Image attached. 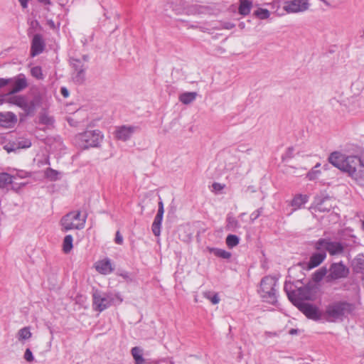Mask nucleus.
Instances as JSON below:
<instances>
[{
    "label": "nucleus",
    "mask_w": 364,
    "mask_h": 364,
    "mask_svg": "<svg viewBox=\"0 0 364 364\" xmlns=\"http://www.w3.org/2000/svg\"><path fill=\"white\" fill-rule=\"evenodd\" d=\"M328 161L333 166L348 175L360 186H364V161L359 156H346L334 151L328 156Z\"/></svg>",
    "instance_id": "obj_1"
},
{
    "label": "nucleus",
    "mask_w": 364,
    "mask_h": 364,
    "mask_svg": "<svg viewBox=\"0 0 364 364\" xmlns=\"http://www.w3.org/2000/svg\"><path fill=\"white\" fill-rule=\"evenodd\" d=\"M355 310L353 304L347 301H335L328 304L323 311L324 318L331 323L343 321Z\"/></svg>",
    "instance_id": "obj_2"
},
{
    "label": "nucleus",
    "mask_w": 364,
    "mask_h": 364,
    "mask_svg": "<svg viewBox=\"0 0 364 364\" xmlns=\"http://www.w3.org/2000/svg\"><path fill=\"white\" fill-rule=\"evenodd\" d=\"M41 97L36 95L32 99H28L26 95L9 96L5 101L9 104L16 105L21 108L26 116H33L37 107L41 105Z\"/></svg>",
    "instance_id": "obj_3"
},
{
    "label": "nucleus",
    "mask_w": 364,
    "mask_h": 364,
    "mask_svg": "<svg viewBox=\"0 0 364 364\" xmlns=\"http://www.w3.org/2000/svg\"><path fill=\"white\" fill-rule=\"evenodd\" d=\"M291 284H284V291L288 299L295 306H299V303H306L305 301H313L315 298L314 289L310 286H303L296 289H291Z\"/></svg>",
    "instance_id": "obj_4"
},
{
    "label": "nucleus",
    "mask_w": 364,
    "mask_h": 364,
    "mask_svg": "<svg viewBox=\"0 0 364 364\" xmlns=\"http://www.w3.org/2000/svg\"><path fill=\"white\" fill-rule=\"evenodd\" d=\"M87 215L81 217V212L70 211L60 220L62 232H66L72 230H82L85 228Z\"/></svg>",
    "instance_id": "obj_5"
},
{
    "label": "nucleus",
    "mask_w": 364,
    "mask_h": 364,
    "mask_svg": "<svg viewBox=\"0 0 364 364\" xmlns=\"http://www.w3.org/2000/svg\"><path fill=\"white\" fill-rule=\"evenodd\" d=\"M277 281L272 277H264L260 282L259 292L261 297L271 304L277 301Z\"/></svg>",
    "instance_id": "obj_6"
},
{
    "label": "nucleus",
    "mask_w": 364,
    "mask_h": 364,
    "mask_svg": "<svg viewBox=\"0 0 364 364\" xmlns=\"http://www.w3.org/2000/svg\"><path fill=\"white\" fill-rule=\"evenodd\" d=\"M348 247L346 242L332 241L331 239H319L315 244V249L318 251H327L330 255H342Z\"/></svg>",
    "instance_id": "obj_7"
},
{
    "label": "nucleus",
    "mask_w": 364,
    "mask_h": 364,
    "mask_svg": "<svg viewBox=\"0 0 364 364\" xmlns=\"http://www.w3.org/2000/svg\"><path fill=\"white\" fill-rule=\"evenodd\" d=\"M92 308L95 311L102 312L114 303V298L112 293L104 292L98 289L92 292Z\"/></svg>",
    "instance_id": "obj_8"
},
{
    "label": "nucleus",
    "mask_w": 364,
    "mask_h": 364,
    "mask_svg": "<svg viewBox=\"0 0 364 364\" xmlns=\"http://www.w3.org/2000/svg\"><path fill=\"white\" fill-rule=\"evenodd\" d=\"M80 142V146L87 149L90 147H97L103 139V135L100 130H87L77 136Z\"/></svg>",
    "instance_id": "obj_9"
},
{
    "label": "nucleus",
    "mask_w": 364,
    "mask_h": 364,
    "mask_svg": "<svg viewBox=\"0 0 364 364\" xmlns=\"http://www.w3.org/2000/svg\"><path fill=\"white\" fill-rule=\"evenodd\" d=\"M328 271V274L326 275L327 282L345 279L350 274L349 268L343 262H333Z\"/></svg>",
    "instance_id": "obj_10"
},
{
    "label": "nucleus",
    "mask_w": 364,
    "mask_h": 364,
    "mask_svg": "<svg viewBox=\"0 0 364 364\" xmlns=\"http://www.w3.org/2000/svg\"><path fill=\"white\" fill-rule=\"evenodd\" d=\"M70 64L74 69L73 80L77 84H82L85 80V70L87 66L81 59L71 58Z\"/></svg>",
    "instance_id": "obj_11"
},
{
    "label": "nucleus",
    "mask_w": 364,
    "mask_h": 364,
    "mask_svg": "<svg viewBox=\"0 0 364 364\" xmlns=\"http://www.w3.org/2000/svg\"><path fill=\"white\" fill-rule=\"evenodd\" d=\"M308 318L318 321L321 318L322 314L318 308L309 303H299L296 306Z\"/></svg>",
    "instance_id": "obj_12"
},
{
    "label": "nucleus",
    "mask_w": 364,
    "mask_h": 364,
    "mask_svg": "<svg viewBox=\"0 0 364 364\" xmlns=\"http://www.w3.org/2000/svg\"><path fill=\"white\" fill-rule=\"evenodd\" d=\"M309 7V0H291L284 2L283 9L287 13H299L306 11Z\"/></svg>",
    "instance_id": "obj_13"
},
{
    "label": "nucleus",
    "mask_w": 364,
    "mask_h": 364,
    "mask_svg": "<svg viewBox=\"0 0 364 364\" xmlns=\"http://www.w3.org/2000/svg\"><path fill=\"white\" fill-rule=\"evenodd\" d=\"M10 79V84L11 85L12 88L8 94L6 95L5 98H7L9 96H14V94L22 91L28 86L26 77L23 74H19Z\"/></svg>",
    "instance_id": "obj_14"
},
{
    "label": "nucleus",
    "mask_w": 364,
    "mask_h": 364,
    "mask_svg": "<svg viewBox=\"0 0 364 364\" xmlns=\"http://www.w3.org/2000/svg\"><path fill=\"white\" fill-rule=\"evenodd\" d=\"M138 130L136 126L122 125L116 128L114 135L118 140L126 141Z\"/></svg>",
    "instance_id": "obj_15"
},
{
    "label": "nucleus",
    "mask_w": 364,
    "mask_h": 364,
    "mask_svg": "<svg viewBox=\"0 0 364 364\" xmlns=\"http://www.w3.org/2000/svg\"><path fill=\"white\" fill-rule=\"evenodd\" d=\"M45 47L46 43L42 35L35 34L31 41V56L35 57L40 55L44 50Z\"/></svg>",
    "instance_id": "obj_16"
},
{
    "label": "nucleus",
    "mask_w": 364,
    "mask_h": 364,
    "mask_svg": "<svg viewBox=\"0 0 364 364\" xmlns=\"http://www.w3.org/2000/svg\"><path fill=\"white\" fill-rule=\"evenodd\" d=\"M17 122L16 115L11 112H0V126L4 128H11Z\"/></svg>",
    "instance_id": "obj_17"
},
{
    "label": "nucleus",
    "mask_w": 364,
    "mask_h": 364,
    "mask_svg": "<svg viewBox=\"0 0 364 364\" xmlns=\"http://www.w3.org/2000/svg\"><path fill=\"white\" fill-rule=\"evenodd\" d=\"M326 257V253L323 250L313 253L310 257L308 266L310 269L318 267Z\"/></svg>",
    "instance_id": "obj_18"
},
{
    "label": "nucleus",
    "mask_w": 364,
    "mask_h": 364,
    "mask_svg": "<svg viewBox=\"0 0 364 364\" xmlns=\"http://www.w3.org/2000/svg\"><path fill=\"white\" fill-rule=\"evenodd\" d=\"M328 201H329L328 197L316 199L315 200V206L314 208L315 211L323 212V213L329 212L332 208V205L330 204H328Z\"/></svg>",
    "instance_id": "obj_19"
},
{
    "label": "nucleus",
    "mask_w": 364,
    "mask_h": 364,
    "mask_svg": "<svg viewBox=\"0 0 364 364\" xmlns=\"http://www.w3.org/2000/svg\"><path fill=\"white\" fill-rule=\"evenodd\" d=\"M96 269L101 274H108L113 272L110 259H105L97 262L96 265Z\"/></svg>",
    "instance_id": "obj_20"
},
{
    "label": "nucleus",
    "mask_w": 364,
    "mask_h": 364,
    "mask_svg": "<svg viewBox=\"0 0 364 364\" xmlns=\"http://www.w3.org/2000/svg\"><path fill=\"white\" fill-rule=\"evenodd\" d=\"M252 1L251 0H240L238 13L242 16H247L252 8Z\"/></svg>",
    "instance_id": "obj_21"
},
{
    "label": "nucleus",
    "mask_w": 364,
    "mask_h": 364,
    "mask_svg": "<svg viewBox=\"0 0 364 364\" xmlns=\"http://www.w3.org/2000/svg\"><path fill=\"white\" fill-rule=\"evenodd\" d=\"M353 269L357 273H364V254H358L353 262Z\"/></svg>",
    "instance_id": "obj_22"
},
{
    "label": "nucleus",
    "mask_w": 364,
    "mask_h": 364,
    "mask_svg": "<svg viewBox=\"0 0 364 364\" xmlns=\"http://www.w3.org/2000/svg\"><path fill=\"white\" fill-rule=\"evenodd\" d=\"M14 176L6 172L0 173V189L7 188L13 183Z\"/></svg>",
    "instance_id": "obj_23"
},
{
    "label": "nucleus",
    "mask_w": 364,
    "mask_h": 364,
    "mask_svg": "<svg viewBox=\"0 0 364 364\" xmlns=\"http://www.w3.org/2000/svg\"><path fill=\"white\" fill-rule=\"evenodd\" d=\"M240 227L238 220L232 215H228L226 218L225 229L229 231H235Z\"/></svg>",
    "instance_id": "obj_24"
},
{
    "label": "nucleus",
    "mask_w": 364,
    "mask_h": 364,
    "mask_svg": "<svg viewBox=\"0 0 364 364\" xmlns=\"http://www.w3.org/2000/svg\"><path fill=\"white\" fill-rule=\"evenodd\" d=\"M196 92H186L180 95L179 100L184 105H188L196 100Z\"/></svg>",
    "instance_id": "obj_25"
},
{
    "label": "nucleus",
    "mask_w": 364,
    "mask_h": 364,
    "mask_svg": "<svg viewBox=\"0 0 364 364\" xmlns=\"http://www.w3.org/2000/svg\"><path fill=\"white\" fill-rule=\"evenodd\" d=\"M164 215H157L155 216L151 225V230L155 236H159L161 233V225Z\"/></svg>",
    "instance_id": "obj_26"
},
{
    "label": "nucleus",
    "mask_w": 364,
    "mask_h": 364,
    "mask_svg": "<svg viewBox=\"0 0 364 364\" xmlns=\"http://www.w3.org/2000/svg\"><path fill=\"white\" fill-rule=\"evenodd\" d=\"M308 201V196L306 195L299 194L296 195L291 201V206L294 208V210L299 209L302 205L305 204Z\"/></svg>",
    "instance_id": "obj_27"
},
{
    "label": "nucleus",
    "mask_w": 364,
    "mask_h": 364,
    "mask_svg": "<svg viewBox=\"0 0 364 364\" xmlns=\"http://www.w3.org/2000/svg\"><path fill=\"white\" fill-rule=\"evenodd\" d=\"M13 148H9L7 146L5 147L8 152L15 151L16 149H26L29 148L31 146V142L28 139H21L18 140L17 144L14 145Z\"/></svg>",
    "instance_id": "obj_28"
},
{
    "label": "nucleus",
    "mask_w": 364,
    "mask_h": 364,
    "mask_svg": "<svg viewBox=\"0 0 364 364\" xmlns=\"http://www.w3.org/2000/svg\"><path fill=\"white\" fill-rule=\"evenodd\" d=\"M73 238L71 235H67L63 242V250L65 253H69L73 247Z\"/></svg>",
    "instance_id": "obj_29"
},
{
    "label": "nucleus",
    "mask_w": 364,
    "mask_h": 364,
    "mask_svg": "<svg viewBox=\"0 0 364 364\" xmlns=\"http://www.w3.org/2000/svg\"><path fill=\"white\" fill-rule=\"evenodd\" d=\"M328 274V269L326 267H323L316 271L313 274V279L316 282L321 281L324 277Z\"/></svg>",
    "instance_id": "obj_30"
},
{
    "label": "nucleus",
    "mask_w": 364,
    "mask_h": 364,
    "mask_svg": "<svg viewBox=\"0 0 364 364\" xmlns=\"http://www.w3.org/2000/svg\"><path fill=\"white\" fill-rule=\"evenodd\" d=\"M210 252L215 256L223 259H230L231 257V253L223 249L212 248Z\"/></svg>",
    "instance_id": "obj_31"
},
{
    "label": "nucleus",
    "mask_w": 364,
    "mask_h": 364,
    "mask_svg": "<svg viewBox=\"0 0 364 364\" xmlns=\"http://www.w3.org/2000/svg\"><path fill=\"white\" fill-rule=\"evenodd\" d=\"M225 242L229 248H233L239 244L240 238L235 235H228Z\"/></svg>",
    "instance_id": "obj_32"
},
{
    "label": "nucleus",
    "mask_w": 364,
    "mask_h": 364,
    "mask_svg": "<svg viewBox=\"0 0 364 364\" xmlns=\"http://www.w3.org/2000/svg\"><path fill=\"white\" fill-rule=\"evenodd\" d=\"M131 351L136 364H141L144 361V358L141 355V350L139 347H134L132 348Z\"/></svg>",
    "instance_id": "obj_33"
},
{
    "label": "nucleus",
    "mask_w": 364,
    "mask_h": 364,
    "mask_svg": "<svg viewBox=\"0 0 364 364\" xmlns=\"http://www.w3.org/2000/svg\"><path fill=\"white\" fill-rule=\"evenodd\" d=\"M320 166L321 164L319 163L316 164V166H314V168L308 172L306 177L309 178V180L313 181L318 177V176L321 174V171L317 168Z\"/></svg>",
    "instance_id": "obj_34"
},
{
    "label": "nucleus",
    "mask_w": 364,
    "mask_h": 364,
    "mask_svg": "<svg viewBox=\"0 0 364 364\" xmlns=\"http://www.w3.org/2000/svg\"><path fill=\"white\" fill-rule=\"evenodd\" d=\"M254 15L259 19H267L270 16V12L267 9H258L254 12Z\"/></svg>",
    "instance_id": "obj_35"
},
{
    "label": "nucleus",
    "mask_w": 364,
    "mask_h": 364,
    "mask_svg": "<svg viewBox=\"0 0 364 364\" xmlns=\"http://www.w3.org/2000/svg\"><path fill=\"white\" fill-rule=\"evenodd\" d=\"M31 333L29 330V328L24 327L18 331V338L19 341L26 340L31 337Z\"/></svg>",
    "instance_id": "obj_36"
},
{
    "label": "nucleus",
    "mask_w": 364,
    "mask_h": 364,
    "mask_svg": "<svg viewBox=\"0 0 364 364\" xmlns=\"http://www.w3.org/2000/svg\"><path fill=\"white\" fill-rule=\"evenodd\" d=\"M45 175L50 181H56L58 178L59 172L51 168H48L45 171Z\"/></svg>",
    "instance_id": "obj_37"
},
{
    "label": "nucleus",
    "mask_w": 364,
    "mask_h": 364,
    "mask_svg": "<svg viewBox=\"0 0 364 364\" xmlns=\"http://www.w3.org/2000/svg\"><path fill=\"white\" fill-rule=\"evenodd\" d=\"M40 123L46 125H51L54 122V119L52 117L46 114H42L39 118Z\"/></svg>",
    "instance_id": "obj_38"
},
{
    "label": "nucleus",
    "mask_w": 364,
    "mask_h": 364,
    "mask_svg": "<svg viewBox=\"0 0 364 364\" xmlns=\"http://www.w3.org/2000/svg\"><path fill=\"white\" fill-rule=\"evenodd\" d=\"M31 75L37 79H43V73L41 67L36 66L31 68Z\"/></svg>",
    "instance_id": "obj_39"
},
{
    "label": "nucleus",
    "mask_w": 364,
    "mask_h": 364,
    "mask_svg": "<svg viewBox=\"0 0 364 364\" xmlns=\"http://www.w3.org/2000/svg\"><path fill=\"white\" fill-rule=\"evenodd\" d=\"M205 296L213 304H217L220 301V299L217 294H214L213 295H211L210 292H205Z\"/></svg>",
    "instance_id": "obj_40"
},
{
    "label": "nucleus",
    "mask_w": 364,
    "mask_h": 364,
    "mask_svg": "<svg viewBox=\"0 0 364 364\" xmlns=\"http://www.w3.org/2000/svg\"><path fill=\"white\" fill-rule=\"evenodd\" d=\"M262 211L263 208H259L255 211L252 212L250 216L251 222L253 223L256 219H257L261 215Z\"/></svg>",
    "instance_id": "obj_41"
},
{
    "label": "nucleus",
    "mask_w": 364,
    "mask_h": 364,
    "mask_svg": "<svg viewBox=\"0 0 364 364\" xmlns=\"http://www.w3.org/2000/svg\"><path fill=\"white\" fill-rule=\"evenodd\" d=\"M23 358L27 362L31 363V362L33 361L34 357H33V353H32L31 350H30V348L26 349Z\"/></svg>",
    "instance_id": "obj_42"
},
{
    "label": "nucleus",
    "mask_w": 364,
    "mask_h": 364,
    "mask_svg": "<svg viewBox=\"0 0 364 364\" xmlns=\"http://www.w3.org/2000/svg\"><path fill=\"white\" fill-rule=\"evenodd\" d=\"M237 150L240 152H247V154H250L251 151V149L246 148V146L245 144H240L237 146Z\"/></svg>",
    "instance_id": "obj_43"
},
{
    "label": "nucleus",
    "mask_w": 364,
    "mask_h": 364,
    "mask_svg": "<svg viewBox=\"0 0 364 364\" xmlns=\"http://www.w3.org/2000/svg\"><path fill=\"white\" fill-rule=\"evenodd\" d=\"M114 241L117 244L122 245L123 243V237L120 234L119 231L116 232Z\"/></svg>",
    "instance_id": "obj_44"
},
{
    "label": "nucleus",
    "mask_w": 364,
    "mask_h": 364,
    "mask_svg": "<svg viewBox=\"0 0 364 364\" xmlns=\"http://www.w3.org/2000/svg\"><path fill=\"white\" fill-rule=\"evenodd\" d=\"M164 203H163V201L161 200H160L159 202V208H158L157 215H164Z\"/></svg>",
    "instance_id": "obj_45"
},
{
    "label": "nucleus",
    "mask_w": 364,
    "mask_h": 364,
    "mask_svg": "<svg viewBox=\"0 0 364 364\" xmlns=\"http://www.w3.org/2000/svg\"><path fill=\"white\" fill-rule=\"evenodd\" d=\"M10 82H11L10 78H8V79L0 78V88L10 84Z\"/></svg>",
    "instance_id": "obj_46"
},
{
    "label": "nucleus",
    "mask_w": 364,
    "mask_h": 364,
    "mask_svg": "<svg viewBox=\"0 0 364 364\" xmlns=\"http://www.w3.org/2000/svg\"><path fill=\"white\" fill-rule=\"evenodd\" d=\"M60 93L61 95L64 97H68L69 96V91L65 87H61L60 89Z\"/></svg>",
    "instance_id": "obj_47"
},
{
    "label": "nucleus",
    "mask_w": 364,
    "mask_h": 364,
    "mask_svg": "<svg viewBox=\"0 0 364 364\" xmlns=\"http://www.w3.org/2000/svg\"><path fill=\"white\" fill-rule=\"evenodd\" d=\"M113 296L114 298V301H117L118 304H121L123 301V298L122 297L119 293L115 294L114 295H113Z\"/></svg>",
    "instance_id": "obj_48"
},
{
    "label": "nucleus",
    "mask_w": 364,
    "mask_h": 364,
    "mask_svg": "<svg viewBox=\"0 0 364 364\" xmlns=\"http://www.w3.org/2000/svg\"><path fill=\"white\" fill-rule=\"evenodd\" d=\"M29 1L30 0H18L23 9H26L28 7V4Z\"/></svg>",
    "instance_id": "obj_49"
},
{
    "label": "nucleus",
    "mask_w": 364,
    "mask_h": 364,
    "mask_svg": "<svg viewBox=\"0 0 364 364\" xmlns=\"http://www.w3.org/2000/svg\"><path fill=\"white\" fill-rule=\"evenodd\" d=\"M293 151H294L293 147H289L287 149V151L286 153V156L287 157L291 158L292 155H293Z\"/></svg>",
    "instance_id": "obj_50"
},
{
    "label": "nucleus",
    "mask_w": 364,
    "mask_h": 364,
    "mask_svg": "<svg viewBox=\"0 0 364 364\" xmlns=\"http://www.w3.org/2000/svg\"><path fill=\"white\" fill-rule=\"evenodd\" d=\"M235 27V24L232 23H225L224 28L226 29H231Z\"/></svg>",
    "instance_id": "obj_51"
},
{
    "label": "nucleus",
    "mask_w": 364,
    "mask_h": 364,
    "mask_svg": "<svg viewBox=\"0 0 364 364\" xmlns=\"http://www.w3.org/2000/svg\"><path fill=\"white\" fill-rule=\"evenodd\" d=\"M38 2L43 4L45 5H50L51 4L50 0H38Z\"/></svg>",
    "instance_id": "obj_52"
},
{
    "label": "nucleus",
    "mask_w": 364,
    "mask_h": 364,
    "mask_svg": "<svg viewBox=\"0 0 364 364\" xmlns=\"http://www.w3.org/2000/svg\"><path fill=\"white\" fill-rule=\"evenodd\" d=\"M213 188L216 190H220L223 188V187L221 186V185L220 183H214L213 185Z\"/></svg>",
    "instance_id": "obj_53"
},
{
    "label": "nucleus",
    "mask_w": 364,
    "mask_h": 364,
    "mask_svg": "<svg viewBox=\"0 0 364 364\" xmlns=\"http://www.w3.org/2000/svg\"><path fill=\"white\" fill-rule=\"evenodd\" d=\"M48 24L49 25V26L51 28H53V29L55 28V23H54V21L53 20H49L48 21Z\"/></svg>",
    "instance_id": "obj_54"
},
{
    "label": "nucleus",
    "mask_w": 364,
    "mask_h": 364,
    "mask_svg": "<svg viewBox=\"0 0 364 364\" xmlns=\"http://www.w3.org/2000/svg\"><path fill=\"white\" fill-rule=\"evenodd\" d=\"M298 332V330L297 329H294V328H291L290 331H289V333L291 335H294V334H296Z\"/></svg>",
    "instance_id": "obj_55"
},
{
    "label": "nucleus",
    "mask_w": 364,
    "mask_h": 364,
    "mask_svg": "<svg viewBox=\"0 0 364 364\" xmlns=\"http://www.w3.org/2000/svg\"><path fill=\"white\" fill-rule=\"evenodd\" d=\"M89 60V58L87 55H85L82 56V61L84 63V62H87Z\"/></svg>",
    "instance_id": "obj_56"
},
{
    "label": "nucleus",
    "mask_w": 364,
    "mask_h": 364,
    "mask_svg": "<svg viewBox=\"0 0 364 364\" xmlns=\"http://www.w3.org/2000/svg\"><path fill=\"white\" fill-rule=\"evenodd\" d=\"M122 276L124 277V278H127V274H122Z\"/></svg>",
    "instance_id": "obj_57"
},
{
    "label": "nucleus",
    "mask_w": 364,
    "mask_h": 364,
    "mask_svg": "<svg viewBox=\"0 0 364 364\" xmlns=\"http://www.w3.org/2000/svg\"><path fill=\"white\" fill-rule=\"evenodd\" d=\"M362 228H363V229L364 230V220H363V223H362Z\"/></svg>",
    "instance_id": "obj_58"
},
{
    "label": "nucleus",
    "mask_w": 364,
    "mask_h": 364,
    "mask_svg": "<svg viewBox=\"0 0 364 364\" xmlns=\"http://www.w3.org/2000/svg\"><path fill=\"white\" fill-rule=\"evenodd\" d=\"M360 38H364V31H363V34L360 36Z\"/></svg>",
    "instance_id": "obj_59"
},
{
    "label": "nucleus",
    "mask_w": 364,
    "mask_h": 364,
    "mask_svg": "<svg viewBox=\"0 0 364 364\" xmlns=\"http://www.w3.org/2000/svg\"><path fill=\"white\" fill-rule=\"evenodd\" d=\"M269 333L271 334V335H275V333Z\"/></svg>",
    "instance_id": "obj_60"
},
{
    "label": "nucleus",
    "mask_w": 364,
    "mask_h": 364,
    "mask_svg": "<svg viewBox=\"0 0 364 364\" xmlns=\"http://www.w3.org/2000/svg\"><path fill=\"white\" fill-rule=\"evenodd\" d=\"M363 357H364V352H363Z\"/></svg>",
    "instance_id": "obj_61"
}]
</instances>
